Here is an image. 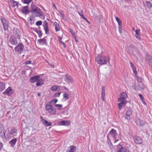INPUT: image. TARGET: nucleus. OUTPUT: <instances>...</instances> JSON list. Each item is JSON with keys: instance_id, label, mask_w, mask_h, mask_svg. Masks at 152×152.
Segmentation results:
<instances>
[{"instance_id": "1", "label": "nucleus", "mask_w": 152, "mask_h": 152, "mask_svg": "<svg viewBox=\"0 0 152 152\" xmlns=\"http://www.w3.org/2000/svg\"><path fill=\"white\" fill-rule=\"evenodd\" d=\"M128 97L127 94L126 92H123L120 94L117 100L118 106L120 110L122 109L123 107L125 106L128 102L126 99Z\"/></svg>"}, {"instance_id": "14", "label": "nucleus", "mask_w": 152, "mask_h": 152, "mask_svg": "<svg viewBox=\"0 0 152 152\" xmlns=\"http://www.w3.org/2000/svg\"><path fill=\"white\" fill-rule=\"evenodd\" d=\"M136 124L140 126H142L145 124L144 121L141 119H137L135 121Z\"/></svg>"}, {"instance_id": "51", "label": "nucleus", "mask_w": 152, "mask_h": 152, "mask_svg": "<svg viewBox=\"0 0 152 152\" xmlns=\"http://www.w3.org/2000/svg\"><path fill=\"white\" fill-rule=\"evenodd\" d=\"M1 136L3 138H5V134H2V135H1Z\"/></svg>"}, {"instance_id": "33", "label": "nucleus", "mask_w": 152, "mask_h": 152, "mask_svg": "<svg viewBox=\"0 0 152 152\" xmlns=\"http://www.w3.org/2000/svg\"><path fill=\"white\" fill-rule=\"evenodd\" d=\"M24 4H28L31 2L32 0H22Z\"/></svg>"}, {"instance_id": "15", "label": "nucleus", "mask_w": 152, "mask_h": 152, "mask_svg": "<svg viewBox=\"0 0 152 152\" xmlns=\"http://www.w3.org/2000/svg\"><path fill=\"white\" fill-rule=\"evenodd\" d=\"M40 76L39 75L34 76L33 77H31L30 79V81L31 83H33L37 81L39 79Z\"/></svg>"}, {"instance_id": "32", "label": "nucleus", "mask_w": 152, "mask_h": 152, "mask_svg": "<svg viewBox=\"0 0 152 152\" xmlns=\"http://www.w3.org/2000/svg\"><path fill=\"white\" fill-rule=\"evenodd\" d=\"M69 98V94L66 93H64L63 94V99L64 101L66 100Z\"/></svg>"}, {"instance_id": "31", "label": "nucleus", "mask_w": 152, "mask_h": 152, "mask_svg": "<svg viewBox=\"0 0 152 152\" xmlns=\"http://www.w3.org/2000/svg\"><path fill=\"white\" fill-rule=\"evenodd\" d=\"M146 7L148 8H151L152 7V4L151 2L149 1H146Z\"/></svg>"}, {"instance_id": "13", "label": "nucleus", "mask_w": 152, "mask_h": 152, "mask_svg": "<svg viewBox=\"0 0 152 152\" xmlns=\"http://www.w3.org/2000/svg\"><path fill=\"white\" fill-rule=\"evenodd\" d=\"M43 27L44 28L45 34H47L49 31L48 24L46 21H44L43 24Z\"/></svg>"}, {"instance_id": "50", "label": "nucleus", "mask_w": 152, "mask_h": 152, "mask_svg": "<svg viewBox=\"0 0 152 152\" xmlns=\"http://www.w3.org/2000/svg\"><path fill=\"white\" fill-rule=\"evenodd\" d=\"M84 19L85 20V21L87 22V23L89 24H90L91 23L87 19L85 18Z\"/></svg>"}, {"instance_id": "26", "label": "nucleus", "mask_w": 152, "mask_h": 152, "mask_svg": "<svg viewBox=\"0 0 152 152\" xmlns=\"http://www.w3.org/2000/svg\"><path fill=\"white\" fill-rule=\"evenodd\" d=\"M118 149L117 151V152H125V149L120 144L117 146Z\"/></svg>"}, {"instance_id": "12", "label": "nucleus", "mask_w": 152, "mask_h": 152, "mask_svg": "<svg viewBox=\"0 0 152 152\" xmlns=\"http://www.w3.org/2000/svg\"><path fill=\"white\" fill-rule=\"evenodd\" d=\"M4 94H6L8 96H11L13 94L12 89L10 87H9L5 91L3 92Z\"/></svg>"}, {"instance_id": "2", "label": "nucleus", "mask_w": 152, "mask_h": 152, "mask_svg": "<svg viewBox=\"0 0 152 152\" xmlns=\"http://www.w3.org/2000/svg\"><path fill=\"white\" fill-rule=\"evenodd\" d=\"M110 58L103 55H99L96 58L95 61L100 65L107 64V61L109 62Z\"/></svg>"}, {"instance_id": "10", "label": "nucleus", "mask_w": 152, "mask_h": 152, "mask_svg": "<svg viewBox=\"0 0 152 152\" xmlns=\"http://www.w3.org/2000/svg\"><path fill=\"white\" fill-rule=\"evenodd\" d=\"M115 19L117 22L118 23V31L120 33H122V21L120 20L119 18L118 17H116Z\"/></svg>"}, {"instance_id": "7", "label": "nucleus", "mask_w": 152, "mask_h": 152, "mask_svg": "<svg viewBox=\"0 0 152 152\" xmlns=\"http://www.w3.org/2000/svg\"><path fill=\"white\" fill-rule=\"evenodd\" d=\"M64 76V81L67 83H72L73 82V81L72 78L68 74L65 75Z\"/></svg>"}, {"instance_id": "62", "label": "nucleus", "mask_w": 152, "mask_h": 152, "mask_svg": "<svg viewBox=\"0 0 152 152\" xmlns=\"http://www.w3.org/2000/svg\"><path fill=\"white\" fill-rule=\"evenodd\" d=\"M149 64L150 65H151V64H150V63Z\"/></svg>"}, {"instance_id": "9", "label": "nucleus", "mask_w": 152, "mask_h": 152, "mask_svg": "<svg viewBox=\"0 0 152 152\" xmlns=\"http://www.w3.org/2000/svg\"><path fill=\"white\" fill-rule=\"evenodd\" d=\"M40 118L42 119L41 121L42 122V123L44 126L46 127H47L49 126H50L52 125V124L51 122H48L45 119L43 118L42 116H41Z\"/></svg>"}, {"instance_id": "39", "label": "nucleus", "mask_w": 152, "mask_h": 152, "mask_svg": "<svg viewBox=\"0 0 152 152\" xmlns=\"http://www.w3.org/2000/svg\"><path fill=\"white\" fill-rule=\"evenodd\" d=\"M59 12L62 17L64 19L65 18V15L63 12L61 10H60L59 11Z\"/></svg>"}, {"instance_id": "27", "label": "nucleus", "mask_w": 152, "mask_h": 152, "mask_svg": "<svg viewBox=\"0 0 152 152\" xmlns=\"http://www.w3.org/2000/svg\"><path fill=\"white\" fill-rule=\"evenodd\" d=\"M44 84L43 81L42 79H39L37 81L36 85L37 86H41Z\"/></svg>"}, {"instance_id": "49", "label": "nucleus", "mask_w": 152, "mask_h": 152, "mask_svg": "<svg viewBox=\"0 0 152 152\" xmlns=\"http://www.w3.org/2000/svg\"><path fill=\"white\" fill-rule=\"evenodd\" d=\"M70 32L73 35V36H74V37L75 38H76V36H74V35L75 34V33L73 32V31L72 30H71L70 31Z\"/></svg>"}, {"instance_id": "63", "label": "nucleus", "mask_w": 152, "mask_h": 152, "mask_svg": "<svg viewBox=\"0 0 152 152\" xmlns=\"http://www.w3.org/2000/svg\"><path fill=\"white\" fill-rule=\"evenodd\" d=\"M151 61L152 62V59L151 60Z\"/></svg>"}, {"instance_id": "40", "label": "nucleus", "mask_w": 152, "mask_h": 152, "mask_svg": "<svg viewBox=\"0 0 152 152\" xmlns=\"http://www.w3.org/2000/svg\"><path fill=\"white\" fill-rule=\"evenodd\" d=\"M42 22L41 20H39L37 22H36V25L37 26H39L42 25Z\"/></svg>"}, {"instance_id": "16", "label": "nucleus", "mask_w": 152, "mask_h": 152, "mask_svg": "<svg viewBox=\"0 0 152 152\" xmlns=\"http://www.w3.org/2000/svg\"><path fill=\"white\" fill-rule=\"evenodd\" d=\"M105 87H102L101 90V99L103 101L105 100Z\"/></svg>"}, {"instance_id": "6", "label": "nucleus", "mask_w": 152, "mask_h": 152, "mask_svg": "<svg viewBox=\"0 0 152 152\" xmlns=\"http://www.w3.org/2000/svg\"><path fill=\"white\" fill-rule=\"evenodd\" d=\"M24 48L23 45L22 43H20L15 47V52L20 54L23 51Z\"/></svg>"}, {"instance_id": "46", "label": "nucleus", "mask_w": 152, "mask_h": 152, "mask_svg": "<svg viewBox=\"0 0 152 152\" xmlns=\"http://www.w3.org/2000/svg\"><path fill=\"white\" fill-rule=\"evenodd\" d=\"M116 131L114 129H112L109 132V133H116Z\"/></svg>"}, {"instance_id": "42", "label": "nucleus", "mask_w": 152, "mask_h": 152, "mask_svg": "<svg viewBox=\"0 0 152 152\" xmlns=\"http://www.w3.org/2000/svg\"><path fill=\"white\" fill-rule=\"evenodd\" d=\"M139 96L142 102H144V98L142 95L141 94H139Z\"/></svg>"}, {"instance_id": "19", "label": "nucleus", "mask_w": 152, "mask_h": 152, "mask_svg": "<svg viewBox=\"0 0 152 152\" xmlns=\"http://www.w3.org/2000/svg\"><path fill=\"white\" fill-rule=\"evenodd\" d=\"M10 4L11 6L14 7H18V3L17 2L15 1L14 0H10Z\"/></svg>"}, {"instance_id": "55", "label": "nucleus", "mask_w": 152, "mask_h": 152, "mask_svg": "<svg viewBox=\"0 0 152 152\" xmlns=\"http://www.w3.org/2000/svg\"><path fill=\"white\" fill-rule=\"evenodd\" d=\"M40 93H38V94H37V95L38 96H41L40 95Z\"/></svg>"}, {"instance_id": "52", "label": "nucleus", "mask_w": 152, "mask_h": 152, "mask_svg": "<svg viewBox=\"0 0 152 152\" xmlns=\"http://www.w3.org/2000/svg\"><path fill=\"white\" fill-rule=\"evenodd\" d=\"M3 144L2 143L0 142V149H1L3 147Z\"/></svg>"}, {"instance_id": "3", "label": "nucleus", "mask_w": 152, "mask_h": 152, "mask_svg": "<svg viewBox=\"0 0 152 152\" xmlns=\"http://www.w3.org/2000/svg\"><path fill=\"white\" fill-rule=\"evenodd\" d=\"M31 14L35 17H40L43 15V12L35 4H31Z\"/></svg>"}, {"instance_id": "8", "label": "nucleus", "mask_w": 152, "mask_h": 152, "mask_svg": "<svg viewBox=\"0 0 152 152\" xmlns=\"http://www.w3.org/2000/svg\"><path fill=\"white\" fill-rule=\"evenodd\" d=\"M58 124L60 126H68L70 125L71 122L68 120H63L60 121Z\"/></svg>"}, {"instance_id": "38", "label": "nucleus", "mask_w": 152, "mask_h": 152, "mask_svg": "<svg viewBox=\"0 0 152 152\" xmlns=\"http://www.w3.org/2000/svg\"><path fill=\"white\" fill-rule=\"evenodd\" d=\"M55 107H57L58 110H60L62 107V104H56L55 105Z\"/></svg>"}, {"instance_id": "28", "label": "nucleus", "mask_w": 152, "mask_h": 152, "mask_svg": "<svg viewBox=\"0 0 152 152\" xmlns=\"http://www.w3.org/2000/svg\"><path fill=\"white\" fill-rule=\"evenodd\" d=\"M5 88V86L4 83L0 82V91H3Z\"/></svg>"}, {"instance_id": "29", "label": "nucleus", "mask_w": 152, "mask_h": 152, "mask_svg": "<svg viewBox=\"0 0 152 152\" xmlns=\"http://www.w3.org/2000/svg\"><path fill=\"white\" fill-rule=\"evenodd\" d=\"M62 37L58 36V39L59 42L60 43L63 45L64 47V48H65L66 47L65 43L62 41Z\"/></svg>"}, {"instance_id": "22", "label": "nucleus", "mask_w": 152, "mask_h": 152, "mask_svg": "<svg viewBox=\"0 0 152 152\" xmlns=\"http://www.w3.org/2000/svg\"><path fill=\"white\" fill-rule=\"evenodd\" d=\"M53 26L55 27V31L56 32L59 31L60 30V27L59 24L56 22L54 23Z\"/></svg>"}, {"instance_id": "17", "label": "nucleus", "mask_w": 152, "mask_h": 152, "mask_svg": "<svg viewBox=\"0 0 152 152\" xmlns=\"http://www.w3.org/2000/svg\"><path fill=\"white\" fill-rule=\"evenodd\" d=\"M77 149L76 146L74 145H71L69 148L67 150L66 152H75Z\"/></svg>"}, {"instance_id": "4", "label": "nucleus", "mask_w": 152, "mask_h": 152, "mask_svg": "<svg viewBox=\"0 0 152 152\" xmlns=\"http://www.w3.org/2000/svg\"><path fill=\"white\" fill-rule=\"evenodd\" d=\"M45 109L49 113L52 115H55L56 113L55 108L52 105L47 104L45 106Z\"/></svg>"}, {"instance_id": "37", "label": "nucleus", "mask_w": 152, "mask_h": 152, "mask_svg": "<svg viewBox=\"0 0 152 152\" xmlns=\"http://www.w3.org/2000/svg\"><path fill=\"white\" fill-rule=\"evenodd\" d=\"M79 14L81 16L82 18L84 19L85 17L84 15L83 11L82 10L80 12H78Z\"/></svg>"}, {"instance_id": "47", "label": "nucleus", "mask_w": 152, "mask_h": 152, "mask_svg": "<svg viewBox=\"0 0 152 152\" xmlns=\"http://www.w3.org/2000/svg\"><path fill=\"white\" fill-rule=\"evenodd\" d=\"M137 81L138 82L141 83L142 82V79L141 77H138L137 79Z\"/></svg>"}, {"instance_id": "36", "label": "nucleus", "mask_w": 152, "mask_h": 152, "mask_svg": "<svg viewBox=\"0 0 152 152\" xmlns=\"http://www.w3.org/2000/svg\"><path fill=\"white\" fill-rule=\"evenodd\" d=\"M4 127L3 125L0 124V133H2L4 132Z\"/></svg>"}, {"instance_id": "44", "label": "nucleus", "mask_w": 152, "mask_h": 152, "mask_svg": "<svg viewBox=\"0 0 152 152\" xmlns=\"http://www.w3.org/2000/svg\"><path fill=\"white\" fill-rule=\"evenodd\" d=\"M58 101V100L57 99H54L52 100L50 102V103H53L54 104L56 103Z\"/></svg>"}, {"instance_id": "11", "label": "nucleus", "mask_w": 152, "mask_h": 152, "mask_svg": "<svg viewBox=\"0 0 152 152\" xmlns=\"http://www.w3.org/2000/svg\"><path fill=\"white\" fill-rule=\"evenodd\" d=\"M132 111L131 109H129L126 113V119L130 120L131 118V116L132 114Z\"/></svg>"}, {"instance_id": "30", "label": "nucleus", "mask_w": 152, "mask_h": 152, "mask_svg": "<svg viewBox=\"0 0 152 152\" xmlns=\"http://www.w3.org/2000/svg\"><path fill=\"white\" fill-rule=\"evenodd\" d=\"M60 87L59 86H57L56 85H54V86H53L51 88V90L53 91H56L58 89V88Z\"/></svg>"}, {"instance_id": "54", "label": "nucleus", "mask_w": 152, "mask_h": 152, "mask_svg": "<svg viewBox=\"0 0 152 152\" xmlns=\"http://www.w3.org/2000/svg\"><path fill=\"white\" fill-rule=\"evenodd\" d=\"M50 65L52 67H54V65L53 64H50Z\"/></svg>"}, {"instance_id": "24", "label": "nucleus", "mask_w": 152, "mask_h": 152, "mask_svg": "<svg viewBox=\"0 0 152 152\" xmlns=\"http://www.w3.org/2000/svg\"><path fill=\"white\" fill-rule=\"evenodd\" d=\"M134 141L136 144H140L141 143L142 140L140 137H137L134 138Z\"/></svg>"}, {"instance_id": "59", "label": "nucleus", "mask_w": 152, "mask_h": 152, "mask_svg": "<svg viewBox=\"0 0 152 152\" xmlns=\"http://www.w3.org/2000/svg\"><path fill=\"white\" fill-rule=\"evenodd\" d=\"M134 28H132V30H133V31H134Z\"/></svg>"}, {"instance_id": "56", "label": "nucleus", "mask_w": 152, "mask_h": 152, "mask_svg": "<svg viewBox=\"0 0 152 152\" xmlns=\"http://www.w3.org/2000/svg\"><path fill=\"white\" fill-rule=\"evenodd\" d=\"M64 88L66 90H68V89L67 88H66V87H64Z\"/></svg>"}, {"instance_id": "60", "label": "nucleus", "mask_w": 152, "mask_h": 152, "mask_svg": "<svg viewBox=\"0 0 152 152\" xmlns=\"http://www.w3.org/2000/svg\"><path fill=\"white\" fill-rule=\"evenodd\" d=\"M31 29H33L34 30V28H31Z\"/></svg>"}, {"instance_id": "23", "label": "nucleus", "mask_w": 152, "mask_h": 152, "mask_svg": "<svg viewBox=\"0 0 152 152\" xmlns=\"http://www.w3.org/2000/svg\"><path fill=\"white\" fill-rule=\"evenodd\" d=\"M129 63L131 67L132 68V70L133 71V72L134 74L136 75L137 74V72L136 70V68L135 67L134 65L132 63L131 61H129Z\"/></svg>"}, {"instance_id": "5", "label": "nucleus", "mask_w": 152, "mask_h": 152, "mask_svg": "<svg viewBox=\"0 0 152 152\" xmlns=\"http://www.w3.org/2000/svg\"><path fill=\"white\" fill-rule=\"evenodd\" d=\"M0 20L3 25L4 28L5 30H7L8 28V23L7 20L2 17H1Z\"/></svg>"}, {"instance_id": "35", "label": "nucleus", "mask_w": 152, "mask_h": 152, "mask_svg": "<svg viewBox=\"0 0 152 152\" xmlns=\"http://www.w3.org/2000/svg\"><path fill=\"white\" fill-rule=\"evenodd\" d=\"M11 43L13 45H15L18 43L17 41L16 40L12 39L10 41Z\"/></svg>"}, {"instance_id": "43", "label": "nucleus", "mask_w": 152, "mask_h": 152, "mask_svg": "<svg viewBox=\"0 0 152 152\" xmlns=\"http://www.w3.org/2000/svg\"><path fill=\"white\" fill-rule=\"evenodd\" d=\"M140 29H137L135 31L136 35H140Z\"/></svg>"}, {"instance_id": "58", "label": "nucleus", "mask_w": 152, "mask_h": 152, "mask_svg": "<svg viewBox=\"0 0 152 152\" xmlns=\"http://www.w3.org/2000/svg\"><path fill=\"white\" fill-rule=\"evenodd\" d=\"M16 132V130L15 129H14V133H15Z\"/></svg>"}, {"instance_id": "34", "label": "nucleus", "mask_w": 152, "mask_h": 152, "mask_svg": "<svg viewBox=\"0 0 152 152\" xmlns=\"http://www.w3.org/2000/svg\"><path fill=\"white\" fill-rule=\"evenodd\" d=\"M35 31L37 33L39 37H42V34L41 31L36 29Z\"/></svg>"}, {"instance_id": "20", "label": "nucleus", "mask_w": 152, "mask_h": 152, "mask_svg": "<svg viewBox=\"0 0 152 152\" xmlns=\"http://www.w3.org/2000/svg\"><path fill=\"white\" fill-rule=\"evenodd\" d=\"M28 7V6L23 7L21 9L22 12L24 14H26L28 13L29 12Z\"/></svg>"}, {"instance_id": "53", "label": "nucleus", "mask_w": 152, "mask_h": 152, "mask_svg": "<svg viewBox=\"0 0 152 152\" xmlns=\"http://www.w3.org/2000/svg\"><path fill=\"white\" fill-rule=\"evenodd\" d=\"M53 6L56 9L57 8H56V5H55V4L53 3Z\"/></svg>"}, {"instance_id": "21", "label": "nucleus", "mask_w": 152, "mask_h": 152, "mask_svg": "<svg viewBox=\"0 0 152 152\" xmlns=\"http://www.w3.org/2000/svg\"><path fill=\"white\" fill-rule=\"evenodd\" d=\"M39 43L41 45H47V40L45 37H44L42 39L38 40Z\"/></svg>"}, {"instance_id": "25", "label": "nucleus", "mask_w": 152, "mask_h": 152, "mask_svg": "<svg viewBox=\"0 0 152 152\" xmlns=\"http://www.w3.org/2000/svg\"><path fill=\"white\" fill-rule=\"evenodd\" d=\"M17 142V139L14 138L9 142V143L10 144L11 146L12 147H14L15 145Z\"/></svg>"}, {"instance_id": "41", "label": "nucleus", "mask_w": 152, "mask_h": 152, "mask_svg": "<svg viewBox=\"0 0 152 152\" xmlns=\"http://www.w3.org/2000/svg\"><path fill=\"white\" fill-rule=\"evenodd\" d=\"M31 63V61L30 60H29L28 61H26L23 64L25 65H27L28 64H30Z\"/></svg>"}, {"instance_id": "57", "label": "nucleus", "mask_w": 152, "mask_h": 152, "mask_svg": "<svg viewBox=\"0 0 152 152\" xmlns=\"http://www.w3.org/2000/svg\"><path fill=\"white\" fill-rule=\"evenodd\" d=\"M145 105H146V103L144 101V102H142Z\"/></svg>"}, {"instance_id": "18", "label": "nucleus", "mask_w": 152, "mask_h": 152, "mask_svg": "<svg viewBox=\"0 0 152 152\" xmlns=\"http://www.w3.org/2000/svg\"><path fill=\"white\" fill-rule=\"evenodd\" d=\"M110 134H111V136L113 137V139L114 140V143L116 142L117 141L119 140L118 139L119 138L118 137V136L117 134L115 133Z\"/></svg>"}, {"instance_id": "61", "label": "nucleus", "mask_w": 152, "mask_h": 152, "mask_svg": "<svg viewBox=\"0 0 152 152\" xmlns=\"http://www.w3.org/2000/svg\"><path fill=\"white\" fill-rule=\"evenodd\" d=\"M75 41H76V42H77V40H76V39H75Z\"/></svg>"}, {"instance_id": "45", "label": "nucleus", "mask_w": 152, "mask_h": 152, "mask_svg": "<svg viewBox=\"0 0 152 152\" xmlns=\"http://www.w3.org/2000/svg\"><path fill=\"white\" fill-rule=\"evenodd\" d=\"M61 94L60 92H59L58 93H56L55 94L54 96L55 97H59L60 96Z\"/></svg>"}, {"instance_id": "48", "label": "nucleus", "mask_w": 152, "mask_h": 152, "mask_svg": "<svg viewBox=\"0 0 152 152\" xmlns=\"http://www.w3.org/2000/svg\"><path fill=\"white\" fill-rule=\"evenodd\" d=\"M135 37L136 38L138 39L139 40H141V38L140 37V35H135Z\"/></svg>"}]
</instances>
